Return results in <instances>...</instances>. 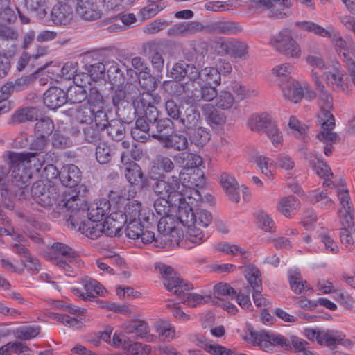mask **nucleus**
<instances>
[{"instance_id":"1","label":"nucleus","mask_w":355,"mask_h":355,"mask_svg":"<svg viewBox=\"0 0 355 355\" xmlns=\"http://www.w3.org/2000/svg\"><path fill=\"white\" fill-rule=\"evenodd\" d=\"M162 275L163 283L166 289L173 294L179 296L180 300L188 306L195 307L199 304L207 303L211 298V296H202L197 293H188L193 288L192 284L185 282L180 275L169 266L160 264L156 266Z\"/></svg>"},{"instance_id":"2","label":"nucleus","mask_w":355,"mask_h":355,"mask_svg":"<svg viewBox=\"0 0 355 355\" xmlns=\"http://www.w3.org/2000/svg\"><path fill=\"white\" fill-rule=\"evenodd\" d=\"M8 157L12 175L22 184L26 183L24 180V173H26L24 171L26 167L40 173L45 164V155L37 153L8 152Z\"/></svg>"},{"instance_id":"3","label":"nucleus","mask_w":355,"mask_h":355,"mask_svg":"<svg viewBox=\"0 0 355 355\" xmlns=\"http://www.w3.org/2000/svg\"><path fill=\"white\" fill-rule=\"evenodd\" d=\"M182 174V171L177 175L170 176L167 180L165 179L164 175H159L155 179L152 188L156 196L173 202H178V206L181 205L180 203L187 202L185 198L187 193H184L185 185L180 180Z\"/></svg>"},{"instance_id":"4","label":"nucleus","mask_w":355,"mask_h":355,"mask_svg":"<svg viewBox=\"0 0 355 355\" xmlns=\"http://www.w3.org/2000/svg\"><path fill=\"white\" fill-rule=\"evenodd\" d=\"M61 209H67L69 213V218L67 220L68 225L72 228H76L78 225V218L80 216H84L87 214V219L95 222H102L103 214L97 210L96 207L92 205L87 210L83 206L81 199L78 194L67 196L59 202Z\"/></svg>"},{"instance_id":"5","label":"nucleus","mask_w":355,"mask_h":355,"mask_svg":"<svg viewBox=\"0 0 355 355\" xmlns=\"http://www.w3.org/2000/svg\"><path fill=\"white\" fill-rule=\"evenodd\" d=\"M31 195L35 201L41 207L51 208L57 203L58 211L67 212V209H61L59 202L70 193L60 196L57 189L54 187H46L43 181L40 180L33 183L31 187Z\"/></svg>"},{"instance_id":"6","label":"nucleus","mask_w":355,"mask_h":355,"mask_svg":"<svg viewBox=\"0 0 355 355\" xmlns=\"http://www.w3.org/2000/svg\"><path fill=\"white\" fill-rule=\"evenodd\" d=\"M248 127L252 131L265 132L275 146L282 141L276 122L266 112L252 114L248 120Z\"/></svg>"},{"instance_id":"7","label":"nucleus","mask_w":355,"mask_h":355,"mask_svg":"<svg viewBox=\"0 0 355 355\" xmlns=\"http://www.w3.org/2000/svg\"><path fill=\"white\" fill-rule=\"evenodd\" d=\"M180 205L177 212V218L182 225H198L206 227L211 222V214L201 209H198L194 212L192 202H184Z\"/></svg>"},{"instance_id":"8","label":"nucleus","mask_w":355,"mask_h":355,"mask_svg":"<svg viewBox=\"0 0 355 355\" xmlns=\"http://www.w3.org/2000/svg\"><path fill=\"white\" fill-rule=\"evenodd\" d=\"M273 48L282 55L288 58L299 59L302 50L294 39L290 29L284 28L271 40Z\"/></svg>"},{"instance_id":"9","label":"nucleus","mask_w":355,"mask_h":355,"mask_svg":"<svg viewBox=\"0 0 355 355\" xmlns=\"http://www.w3.org/2000/svg\"><path fill=\"white\" fill-rule=\"evenodd\" d=\"M311 76L317 85V89L319 92V103L320 105V112L318 114V122L322 125H330L331 128L335 126V119L331 110L333 109V98L325 89L324 86L319 80L316 73L311 72Z\"/></svg>"},{"instance_id":"10","label":"nucleus","mask_w":355,"mask_h":355,"mask_svg":"<svg viewBox=\"0 0 355 355\" xmlns=\"http://www.w3.org/2000/svg\"><path fill=\"white\" fill-rule=\"evenodd\" d=\"M250 337L247 338V341L252 345H258L266 352L272 350L273 346H281L282 347H288L290 343L284 336L277 334H270L266 331H255L253 328L248 329Z\"/></svg>"},{"instance_id":"11","label":"nucleus","mask_w":355,"mask_h":355,"mask_svg":"<svg viewBox=\"0 0 355 355\" xmlns=\"http://www.w3.org/2000/svg\"><path fill=\"white\" fill-rule=\"evenodd\" d=\"M109 221L95 222L91 220H85L84 221H78V230L91 239H96L103 234L108 236H112L114 231L109 227Z\"/></svg>"},{"instance_id":"12","label":"nucleus","mask_w":355,"mask_h":355,"mask_svg":"<svg viewBox=\"0 0 355 355\" xmlns=\"http://www.w3.org/2000/svg\"><path fill=\"white\" fill-rule=\"evenodd\" d=\"M335 126L331 128L330 125L322 124L321 125V131L317 134V138L325 144L324 148V153L326 156L332 155L334 149V144L340 141V136L335 132H333Z\"/></svg>"},{"instance_id":"13","label":"nucleus","mask_w":355,"mask_h":355,"mask_svg":"<svg viewBox=\"0 0 355 355\" xmlns=\"http://www.w3.org/2000/svg\"><path fill=\"white\" fill-rule=\"evenodd\" d=\"M43 101L49 109L56 110L67 103V94L58 87H51L44 94Z\"/></svg>"},{"instance_id":"14","label":"nucleus","mask_w":355,"mask_h":355,"mask_svg":"<svg viewBox=\"0 0 355 355\" xmlns=\"http://www.w3.org/2000/svg\"><path fill=\"white\" fill-rule=\"evenodd\" d=\"M72 18L73 9L66 3L55 5L49 15V20L55 25L68 24Z\"/></svg>"},{"instance_id":"15","label":"nucleus","mask_w":355,"mask_h":355,"mask_svg":"<svg viewBox=\"0 0 355 355\" xmlns=\"http://www.w3.org/2000/svg\"><path fill=\"white\" fill-rule=\"evenodd\" d=\"M60 180L67 187H75L81 181V171L74 164L63 166L60 171Z\"/></svg>"},{"instance_id":"16","label":"nucleus","mask_w":355,"mask_h":355,"mask_svg":"<svg viewBox=\"0 0 355 355\" xmlns=\"http://www.w3.org/2000/svg\"><path fill=\"white\" fill-rule=\"evenodd\" d=\"M161 139L164 147L172 148L176 151L187 150L189 144L188 136L182 132H172L169 135L161 137Z\"/></svg>"},{"instance_id":"17","label":"nucleus","mask_w":355,"mask_h":355,"mask_svg":"<svg viewBox=\"0 0 355 355\" xmlns=\"http://www.w3.org/2000/svg\"><path fill=\"white\" fill-rule=\"evenodd\" d=\"M69 114L74 117L80 123H91L94 120L101 118L97 116V112L94 108L87 104L76 105L67 110Z\"/></svg>"},{"instance_id":"18","label":"nucleus","mask_w":355,"mask_h":355,"mask_svg":"<svg viewBox=\"0 0 355 355\" xmlns=\"http://www.w3.org/2000/svg\"><path fill=\"white\" fill-rule=\"evenodd\" d=\"M178 122L183 125L182 132L184 133L187 130L200 125V114L195 106L187 105Z\"/></svg>"},{"instance_id":"19","label":"nucleus","mask_w":355,"mask_h":355,"mask_svg":"<svg viewBox=\"0 0 355 355\" xmlns=\"http://www.w3.org/2000/svg\"><path fill=\"white\" fill-rule=\"evenodd\" d=\"M288 280L291 289L296 295H310L313 293V289L310 284L303 280L300 272L297 270L289 272Z\"/></svg>"},{"instance_id":"20","label":"nucleus","mask_w":355,"mask_h":355,"mask_svg":"<svg viewBox=\"0 0 355 355\" xmlns=\"http://www.w3.org/2000/svg\"><path fill=\"white\" fill-rule=\"evenodd\" d=\"M201 110L209 124L213 128L223 126L226 121V116L211 104L202 105Z\"/></svg>"},{"instance_id":"21","label":"nucleus","mask_w":355,"mask_h":355,"mask_svg":"<svg viewBox=\"0 0 355 355\" xmlns=\"http://www.w3.org/2000/svg\"><path fill=\"white\" fill-rule=\"evenodd\" d=\"M188 136L189 142L198 147H203L211 139L210 130L200 125L189 130L185 132Z\"/></svg>"},{"instance_id":"22","label":"nucleus","mask_w":355,"mask_h":355,"mask_svg":"<svg viewBox=\"0 0 355 355\" xmlns=\"http://www.w3.org/2000/svg\"><path fill=\"white\" fill-rule=\"evenodd\" d=\"M220 181L223 190L229 198L232 201L239 202L240 199L239 188L235 178L227 173H223Z\"/></svg>"},{"instance_id":"23","label":"nucleus","mask_w":355,"mask_h":355,"mask_svg":"<svg viewBox=\"0 0 355 355\" xmlns=\"http://www.w3.org/2000/svg\"><path fill=\"white\" fill-rule=\"evenodd\" d=\"M220 46L225 54L234 58H245L249 49L246 43L239 40L222 42Z\"/></svg>"},{"instance_id":"24","label":"nucleus","mask_w":355,"mask_h":355,"mask_svg":"<svg viewBox=\"0 0 355 355\" xmlns=\"http://www.w3.org/2000/svg\"><path fill=\"white\" fill-rule=\"evenodd\" d=\"M193 343L198 347L204 349L213 355L232 354V350L218 344H213L209 342L202 335H196L193 339Z\"/></svg>"},{"instance_id":"25","label":"nucleus","mask_w":355,"mask_h":355,"mask_svg":"<svg viewBox=\"0 0 355 355\" xmlns=\"http://www.w3.org/2000/svg\"><path fill=\"white\" fill-rule=\"evenodd\" d=\"M241 31L242 28L235 21H215L209 24V34L236 35Z\"/></svg>"},{"instance_id":"26","label":"nucleus","mask_w":355,"mask_h":355,"mask_svg":"<svg viewBox=\"0 0 355 355\" xmlns=\"http://www.w3.org/2000/svg\"><path fill=\"white\" fill-rule=\"evenodd\" d=\"M87 99V105L95 109V111L97 112V116L106 118L107 114L103 112L105 101L97 87L90 88Z\"/></svg>"},{"instance_id":"27","label":"nucleus","mask_w":355,"mask_h":355,"mask_svg":"<svg viewBox=\"0 0 355 355\" xmlns=\"http://www.w3.org/2000/svg\"><path fill=\"white\" fill-rule=\"evenodd\" d=\"M125 176L132 184L139 188H144L146 184V178L141 167L136 163L132 162L125 168Z\"/></svg>"},{"instance_id":"28","label":"nucleus","mask_w":355,"mask_h":355,"mask_svg":"<svg viewBox=\"0 0 355 355\" xmlns=\"http://www.w3.org/2000/svg\"><path fill=\"white\" fill-rule=\"evenodd\" d=\"M123 329L127 334L135 333L141 338H146L150 332L147 322L141 320H131L124 323Z\"/></svg>"},{"instance_id":"29","label":"nucleus","mask_w":355,"mask_h":355,"mask_svg":"<svg viewBox=\"0 0 355 355\" xmlns=\"http://www.w3.org/2000/svg\"><path fill=\"white\" fill-rule=\"evenodd\" d=\"M218 86L204 85L200 89L194 88L193 101L198 102L204 101L206 102H210L215 101L218 96V92L216 89Z\"/></svg>"},{"instance_id":"30","label":"nucleus","mask_w":355,"mask_h":355,"mask_svg":"<svg viewBox=\"0 0 355 355\" xmlns=\"http://www.w3.org/2000/svg\"><path fill=\"white\" fill-rule=\"evenodd\" d=\"M103 125H105V130H107V135L112 138V140L119 141H121L125 134V127L118 120H112L108 121L107 118H104Z\"/></svg>"},{"instance_id":"31","label":"nucleus","mask_w":355,"mask_h":355,"mask_svg":"<svg viewBox=\"0 0 355 355\" xmlns=\"http://www.w3.org/2000/svg\"><path fill=\"white\" fill-rule=\"evenodd\" d=\"M105 127V125L103 124L101 120L96 119L95 125L87 126L83 130L85 141L92 144L101 141Z\"/></svg>"},{"instance_id":"32","label":"nucleus","mask_w":355,"mask_h":355,"mask_svg":"<svg viewBox=\"0 0 355 355\" xmlns=\"http://www.w3.org/2000/svg\"><path fill=\"white\" fill-rule=\"evenodd\" d=\"M236 102L233 94L227 90H222L218 92L214 101V107L220 110H230L232 108H236Z\"/></svg>"},{"instance_id":"33","label":"nucleus","mask_w":355,"mask_h":355,"mask_svg":"<svg viewBox=\"0 0 355 355\" xmlns=\"http://www.w3.org/2000/svg\"><path fill=\"white\" fill-rule=\"evenodd\" d=\"M82 283L89 301H92L98 295L103 296L104 293H106L103 286L94 279L85 277L83 279Z\"/></svg>"},{"instance_id":"34","label":"nucleus","mask_w":355,"mask_h":355,"mask_svg":"<svg viewBox=\"0 0 355 355\" xmlns=\"http://www.w3.org/2000/svg\"><path fill=\"white\" fill-rule=\"evenodd\" d=\"M156 129V133L153 134L152 137L162 143L161 137L165 135H169V132H173L174 129L173 121L170 118H163L158 119L151 125Z\"/></svg>"},{"instance_id":"35","label":"nucleus","mask_w":355,"mask_h":355,"mask_svg":"<svg viewBox=\"0 0 355 355\" xmlns=\"http://www.w3.org/2000/svg\"><path fill=\"white\" fill-rule=\"evenodd\" d=\"M180 236L178 230L174 228L170 232H164L157 235L155 247L164 248L166 246H174L178 245Z\"/></svg>"},{"instance_id":"36","label":"nucleus","mask_w":355,"mask_h":355,"mask_svg":"<svg viewBox=\"0 0 355 355\" xmlns=\"http://www.w3.org/2000/svg\"><path fill=\"white\" fill-rule=\"evenodd\" d=\"M54 130L53 121L48 116L42 117L35 123L34 128L35 135L49 138Z\"/></svg>"},{"instance_id":"37","label":"nucleus","mask_w":355,"mask_h":355,"mask_svg":"<svg viewBox=\"0 0 355 355\" xmlns=\"http://www.w3.org/2000/svg\"><path fill=\"white\" fill-rule=\"evenodd\" d=\"M306 159L309 160V164L315 171L318 175L322 178L333 176L329 166L322 160L318 159L313 155H308Z\"/></svg>"},{"instance_id":"38","label":"nucleus","mask_w":355,"mask_h":355,"mask_svg":"<svg viewBox=\"0 0 355 355\" xmlns=\"http://www.w3.org/2000/svg\"><path fill=\"white\" fill-rule=\"evenodd\" d=\"M25 5L27 9L34 12L38 18H49L46 0H25Z\"/></svg>"},{"instance_id":"39","label":"nucleus","mask_w":355,"mask_h":355,"mask_svg":"<svg viewBox=\"0 0 355 355\" xmlns=\"http://www.w3.org/2000/svg\"><path fill=\"white\" fill-rule=\"evenodd\" d=\"M201 80L205 85L218 86L221 81L220 72L216 67H205L201 70Z\"/></svg>"},{"instance_id":"40","label":"nucleus","mask_w":355,"mask_h":355,"mask_svg":"<svg viewBox=\"0 0 355 355\" xmlns=\"http://www.w3.org/2000/svg\"><path fill=\"white\" fill-rule=\"evenodd\" d=\"M299 206V200L294 196H289L281 199L277 205V208L282 214L286 217H289L292 212Z\"/></svg>"},{"instance_id":"41","label":"nucleus","mask_w":355,"mask_h":355,"mask_svg":"<svg viewBox=\"0 0 355 355\" xmlns=\"http://www.w3.org/2000/svg\"><path fill=\"white\" fill-rule=\"evenodd\" d=\"M164 107L168 118L172 121H178L183 111H184L186 105L178 103L173 99H168L165 102Z\"/></svg>"},{"instance_id":"42","label":"nucleus","mask_w":355,"mask_h":355,"mask_svg":"<svg viewBox=\"0 0 355 355\" xmlns=\"http://www.w3.org/2000/svg\"><path fill=\"white\" fill-rule=\"evenodd\" d=\"M110 64L107 70L109 80L113 87L121 86L125 81V76L117 63L112 62Z\"/></svg>"},{"instance_id":"43","label":"nucleus","mask_w":355,"mask_h":355,"mask_svg":"<svg viewBox=\"0 0 355 355\" xmlns=\"http://www.w3.org/2000/svg\"><path fill=\"white\" fill-rule=\"evenodd\" d=\"M296 25L304 31L313 33L322 37H326L329 31V27L326 29L319 24L311 21H298L296 23Z\"/></svg>"},{"instance_id":"44","label":"nucleus","mask_w":355,"mask_h":355,"mask_svg":"<svg viewBox=\"0 0 355 355\" xmlns=\"http://www.w3.org/2000/svg\"><path fill=\"white\" fill-rule=\"evenodd\" d=\"M284 96L293 103L299 102L304 96V90L297 82L293 81L284 89Z\"/></svg>"},{"instance_id":"45","label":"nucleus","mask_w":355,"mask_h":355,"mask_svg":"<svg viewBox=\"0 0 355 355\" xmlns=\"http://www.w3.org/2000/svg\"><path fill=\"white\" fill-rule=\"evenodd\" d=\"M113 156L111 147L106 142H100L96 148V158L98 163L105 164L109 163Z\"/></svg>"},{"instance_id":"46","label":"nucleus","mask_w":355,"mask_h":355,"mask_svg":"<svg viewBox=\"0 0 355 355\" xmlns=\"http://www.w3.org/2000/svg\"><path fill=\"white\" fill-rule=\"evenodd\" d=\"M41 327L39 325H28L18 327L15 331L16 337L20 340H31L39 335Z\"/></svg>"},{"instance_id":"47","label":"nucleus","mask_w":355,"mask_h":355,"mask_svg":"<svg viewBox=\"0 0 355 355\" xmlns=\"http://www.w3.org/2000/svg\"><path fill=\"white\" fill-rule=\"evenodd\" d=\"M325 80L327 85L332 89H338L345 93H348V85L343 80L342 76L332 73H326Z\"/></svg>"},{"instance_id":"48","label":"nucleus","mask_w":355,"mask_h":355,"mask_svg":"<svg viewBox=\"0 0 355 355\" xmlns=\"http://www.w3.org/2000/svg\"><path fill=\"white\" fill-rule=\"evenodd\" d=\"M67 94V101L71 103H80L87 99V93L82 86L70 87Z\"/></svg>"},{"instance_id":"49","label":"nucleus","mask_w":355,"mask_h":355,"mask_svg":"<svg viewBox=\"0 0 355 355\" xmlns=\"http://www.w3.org/2000/svg\"><path fill=\"white\" fill-rule=\"evenodd\" d=\"M171 88L173 89V94L175 96H179L185 94L187 98L193 99L194 84L192 82L180 83L179 81H175L172 83Z\"/></svg>"},{"instance_id":"50","label":"nucleus","mask_w":355,"mask_h":355,"mask_svg":"<svg viewBox=\"0 0 355 355\" xmlns=\"http://www.w3.org/2000/svg\"><path fill=\"white\" fill-rule=\"evenodd\" d=\"M187 227L188 228L186 232L187 241L191 242L195 245H199L205 241L208 238V236H206L203 232L200 229L197 228L195 225Z\"/></svg>"},{"instance_id":"51","label":"nucleus","mask_w":355,"mask_h":355,"mask_svg":"<svg viewBox=\"0 0 355 355\" xmlns=\"http://www.w3.org/2000/svg\"><path fill=\"white\" fill-rule=\"evenodd\" d=\"M152 98V92H140L132 105L135 109V112L142 114L143 110L153 105L151 104Z\"/></svg>"},{"instance_id":"52","label":"nucleus","mask_w":355,"mask_h":355,"mask_svg":"<svg viewBox=\"0 0 355 355\" xmlns=\"http://www.w3.org/2000/svg\"><path fill=\"white\" fill-rule=\"evenodd\" d=\"M129 221H137V218L142 211L141 204L137 200L129 201L123 208Z\"/></svg>"},{"instance_id":"53","label":"nucleus","mask_w":355,"mask_h":355,"mask_svg":"<svg viewBox=\"0 0 355 355\" xmlns=\"http://www.w3.org/2000/svg\"><path fill=\"white\" fill-rule=\"evenodd\" d=\"M214 294L217 299L224 300L225 297L234 299L236 295V291L228 284L219 283L214 286Z\"/></svg>"},{"instance_id":"54","label":"nucleus","mask_w":355,"mask_h":355,"mask_svg":"<svg viewBox=\"0 0 355 355\" xmlns=\"http://www.w3.org/2000/svg\"><path fill=\"white\" fill-rule=\"evenodd\" d=\"M107 11H120L130 6L135 0H98Z\"/></svg>"},{"instance_id":"55","label":"nucleus","mask_w":355,"mask_h":355,"mask_svg":"<svg viewBox=\"0 0 355 355\" xmlns=\"http://www.w3.org/2000/svg\"><path fill=\"white\" fill-rule=\"evenodd\" d=\"M53 250L58 254H62L68 261L73 262L76 259L78 253L71 247L62 243H54L52 245Z\"/></svg>"},{"instance_id":"56","label":"nucleus","mask_w":355,"mask_h":355,"mask_svg":"<svg viewBox=\"0 0 355 355\" xmlns=\"http://www.w3.org/2000/svg\"><path fill=\"white\" fill-rule=\"evenodd\" d=\"M177 158H182L186 161L185 168H197L202 164V159L197 154L182 152L177 154Z\"/></svg>"},{"instance_id":"57","label":"nucleus","mask_w":355,"mask_h":355,"mask_svg":"<svg viewBox=\"0 0 355 355\" xmlns=\"http://www.w3.org/2000/svg\"><path fill=\"white\" fill-rule=\"evenodd\" d=\"M253 292L262 291V282L260 271L257 268L250 269L245 275Z\"/></svg>"},{"instance_id":"58","label":"nucleus","mask_w":355,"mask_h":355,"mask_svg":"<svg viewBox=\"0 0 355 355\" xmlns=\"http://www.w3.org/2000/svg\"><path fill=\"white\" fill-rule=\"evenodd\" d=\"M109 219L114 223L113 225L112 222L110 223V225L113 226L111 227L114 231V235H116L117 230H120L121 226L128 223L123 209H119L111 213Z\"/></svg>"},{"instance_id":"59","label":"nucleus","mask_w":355,"mask_h":355,"mask_svg":"<svg viewBox=\"0 0 355 355\" xmlns=\"http://www.w3.org/2000/svg\"><path fill=\"white\" fill-rule=\"evenodd\" d=\"M175 205L178 207V202H173L167 199L159 198L157 199L154 202V208L161 216H170L171 206Z\"/></svg>"},{"instance_id":"60","label":"nucleus","mask_w":355,"mask_h":355,"mask_svg":"<svg viewBox=\"0 0 355 355\" xmlns=\"http://www.w3.org/2000/svg\"><path fill=\"white\" fill-rule=\"evenodd\" d=\"M55 265L63 270L67 275L71 276L75 273L74 268L79 267L80 259L78 254L73 262L68 261L67 259H55Z\"/></svg>"},{"instance_id":"61","label":"nucleus","mask_w":355,"mask_h":355,"mask_svg":"<svg viewBox=\"0 0 355 355\" xmlns=\"http://www.w3.org/2000/svg\"><path fill=\"white\" fill-rule=\"evenodd\" d=\"M326 37L329 38L336 46L340 48V56L343 57L344 52L350 55L349 51L346 49L347 44L345 41L334 28L329 27V31Z\"/></svg>"},{"instance_id":"62","label":"nucleus","mask_w":355,"mask_h":355,"mask_svg":"<svg viewBox=\"0 0 355 355\" xmlns=\"http://www.w3.org/2000/svg\"><path fill=\"white\" fill-rule=\"evenodd\" d=\"M187 36L190 35H194L198 33H204L205 34H209V24L207 25H203L202 23L196 21H192L189 22H184Z\"/></svg>"},{"instance_id":"63","label":"nucleus","mask_w":355,"mask_h":355,"mask_svg":"<svg viewBox=\"0 0 355 355\" xmlns=\"http://www.w3.org/2000/svg\"><path fill=\"white\" fill-rule=\"evenodd\" d=\"M231 89L241 99L256 96L258 94L257 90L246 89L238 82L232 83Z\"/></svg>"},{"instance_id":"64","label":"nucleus","mask_w":355,"mask_h":355,"mask_svg":"<svg viewBox=\"0 0 355 355\" xmlns=\"http://www.w3.org/2000/svg\"><path fill=\"white\" fill-rule=\"evenodd\" d=\"M140 86L144 89V92H152L157 86V82L155 78L149 73V72H144L139 78Z\"/></svg>"}]
</instances>
